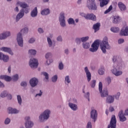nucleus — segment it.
<instances>
[{"label":"nucleus","instance_id":"nucleus-30","mask_svg":"<svg viewBox=\"0 0 128 128\" xmlns=\"http://www.w3.org/2000/svg\"><path fill=\"white\" fill-rule=\"evenodd\" d=\"M82 46L83 48H84L85 50H88L89 48H90V42L86 41H84V42H82Z\"/></svg>","mask_w":128,"mask_h":128},{"label":"nucleus","instance_id":"nucleus-10","mask_svg":"<svg viewBox=\"0 0 128 128\" xmlns=\"http://www.w3.org/2000/svg\"><path fill=\"white\" fill-rule=\"evenodd\" d=\"M108 128H116V116L112 115Z\"/></svg>","mask_w":128,"mask_h":128},{"label":"nucleus","instance_id":"nucleus-23","mask_svg":"<svg viewBox=\"0 0 128 128\" xmlns=\"http://www.w3.org/2000/svg\"><path fill=\"white\" fill-rule=\"evenodd\" d=\"M113 20H112V22L113 24H118V22H120V20H122V18L120 17V16H114L112 18Z\"/></svg>","mask_w":128,"mask_h":128},{"label":"nucleus","instance_id":"nucleus-19","mask_svg":"<svg viewBox=\"0 0 128 128\" xmlns=\"http://www.w3.org/2000/svg\"><path fill=\"white\" fill-rule=\"evenodd\" d=\"M124 111L122 110H121L119 112H118V117L120 118V122H126V118L124 116Z\"/></svg>","mask_w":128,"mask_h":128},{"label":"nucleus","instance_id":"nucleus-55","mask_svg":"<svg viewBox=\"0 0 128 128\" xmlns=\"http://www.w3.org/2000/svg\"><path fill=\"white\" fill-rule=\"evenodd\" d=\"M42 96V91L40 90V93L36 94L35 95V98H36L37 96Z\"/></svg>","mask_w":128,"mask_h":128},{"label":"nucleus","instance_id":"nucleus-1","mask_svg":"<svg viewBox=\"0 0 128 128\" xmlns=\"http://www.w3.org/2000/svg\"><path fill=\"white\" fill-rule=\"evenodd\" d=\"M28 32V28L26 27L21 30L20 32L17 34V42L20 48H24V38H22V34H26Z\"/></svg>","mask_w":128,"mask_h":128},{"label":"nucleus","instance_id":"nucleus-64","mask_svg":"<svg viewBox=\"0 0 128 128\" xmlns=\"http://www.w3.org/2000/svg\"><path fill=\"white\" fill-rule=\"evenodd\" d=\"M124 115L128 116V108L126 110H125Z\"/></svg>","mask_w":128,"mask_h":128},{"label":"nucleus","instance_id":"nucleus-24","mask_svg":"<svg viewBox=\"0 0 128 128\" xmlns=\"http://www.w3.org/2000/svg\"><path fill=\"white\" fill-rule=\"evenodd\" d=\"M0 80H4L6 82H10L12 80V77L7 75H1L0 76Z\"/></svg>","mask_w":128,"mask_h":128},{"label":"nucleus","instance_id":"nucleus-44","mask_svg":"<svg viewBox=\"0 0 128 128\" xmlns=\"http://www.w3.org/2000/svg\"><path fill=\"white\" fill-rule=\"evenodd\" d=\"M20 84L23 88H26L28 86V82L26 81H22L20 82Z\"/></svg>","mask_w":128,"mask_h":128},{"label":"nucleus","instance_id":"nucleus-50","mask_svg":"<svg viewBox=\"0 0 128 128\" xmlns=\"http://www.w3.org/2000/svg\"><path fill=\"white\" fill-rule=\"evenodd\" d=\"M58 69L60 70H64V64H62V62H60L58 64Z\"/></svg>","mask_w":128,"mask_h":128},{"label":"nucleus","instance_id":"nucleus-2","mask_svg":"<svg viewBox=\"0 0 128 128\" xmlns=\"http://www.w3.org/2000/svg\"><path fill=\"white\" fill-rule=\"evenodd\" d=\"M100 48L103 54H106V50H110L112 48L110 45L108 43V38L107 36H105L102 41L100 42Z\"/></svg>","mask_w":128,"mask_h":128},{"label":"nucleus","instance_id":"nucleus-51","mask_svg":"<svg viewBox=\"0 0 128 128\" xmlns=\"http://www.w3.org/2000/svg\"><path fill=\"white\" fill-rule=\"evenodd\" d=\"M10 124V118H6L4 120V124Z\"/></svg>","mask_w":128,"mask_h":128},{"label":"nucleus","instance_id":"nucleus-45","mask_svg":"<svg viewBox=\"0 0 128 128\" xmlns=\"http://www.w3.org/2000/svg\"><path fill=\"white\" fill-rule=\"evenodd\" d=\"M52 52H48L45 54V58L48 60V58H52Z\"/></svg>","mask_w":128,"mask_h":128},{"label":"nucleus","instance_id":"nucleus-49","mask_svg":"<svg viewBox=\"0 0 128 128\" xmlns=\"http://www.w3.org/2000/svg\"><path fill=\"white\" fill-rule=\"evenodd\" d=\"M30 10L28 9V8H22L20 10H23L24 14H28Z\"/></svg>","mask_w":128,"mask_h":128},{"label":"nucleus","instance_id":"nucleus-15","mask_svg":"<svg viewBox=\"0 0 128 128\" xmlns=\"http://www.w3.org/2000/svg\"><path fill=\"white\" fill-rule=\"evenodd\" d=\"M84 70L86 74L87 80L88 82H90V80H92V74H90V70H88V66L85 67Z\"/></svg>","mask_w":128,"mask_h":128},{"label":"nucleus","instance_id":"nucleus-13","mask_svg":"<svg viewBox=\"0 0 128 128\" xmlns=\"http://www.w3.org/2000/svg\"><path fill=\"white\" fill-rule=\"evenodd\" d=\"M29 84L31 88H36L38 84V79L36 78H32L30 80Z\"/></svg>","mask_w":128,"mask_h":128},{"label":"nucleus","instance_id":"nucleus-34","mask_svg":"<svg viewBox=\"0 0 128 128\" xmlns=\"http://www.w3.org/2000/svg\"><path fill=\"white\" fill-rule=\"evenodd\" d=\"M28 54L29 56H36V50L30 49L28 50Z\"/></svg>","mask_w":128,"mask_h":128},{"label":"nucleus","instance_id":"nucleus-41","mask_svg":"<svg viewBox=\"0 0 128 128\" xmlns=\"http://www.w3.org/2000/svg\"><path fill=\"white\" fill-rule=\"evenodd\" d=\"M68 24H74V25H76V22H74V20L72 18H68Z\"/></svg>","mask_w":128,"mask_h":128},{"label":"nucleus","instance_id":"nucleus-61","mask_svg":"<svg viewBox=\"0 0 128 128\" xmlns=\"http://www.w3.org/2000/svg\"><path fill=\"white\" fill-rule=\"evenodd\" d=\"M109 110L111 112H114V107H112V106H110L109 108Z\"/></svg>","mask_w":128,"mask_h":128},{"label":"nucleus","instance_id":"nucleus-27","mask_svg":"<svg viewBox=\"0 0 128 128\" xmlns=\"http://www.w3.org/2000/svg\"><path fill=\"white\" fill-rule=\"evenodd\" d=\"M17 4H18L20 8H28V4L24 2H20L18 1V2H17Z\"/></svg>","mask_w":128,"mask_h":128},{"label":"nucleus","instance_id":"nucleus-7","mask_svg":"<svg viewBox=\"0 0 128 128\" xmlns=\"http://www.w3.org/2000/svg\"><path fill=\"white\" fill-rule=\"evenodd\" d=\"M80 16L84 18L86 20H96V16L94 14H84V13H80Z\"/></svg>","mask_w":128,"mask_h":128},{"label":"nucleus","instance_id":"nucleus-16","mask_svg":"<svg viewBox=\"0 0 128 128\" xmlns=\"http://www.w3.org/2000/svg\"><path fill=\"white\" fill-rule=\"evenodd\" d=\"M0 50H2V52H8L11 56H14V52H12V49H10V48L2 47L0 48Z\"/></svg>","mask_w":128,"mask_h":128},{"label":"nucleus","instance_id":"nucleus-3","mask_svg":"<svg viewBox=\"0 0 128 128\" xmlns=\"http://www.w3.org/2000/svg\"><path fill=\"white\" fill-rule=\"evenodd\" d=\"M51 114L52 111H50V110L46 109L39 116V122H46V120L50 118Z\"/></svg>","mask_w":128,"mask_h":128},{"label":"nucleus","instance_id":"nucleus-6","mask_svg":"<svg viewBox=\"0 0 128 128\" xmlns=\"http://www.w3.org/2000/svg\"><path fill=\"white\" fill-rule=\"evenodd\" d=\"M98 90L101 94L102 98H106L107 96H108V90L107 88L104 89L102 92V83L100 82L98 84Z\"/></svg>","mask_w":128,"mask_h":128},{"label":"nucleus","instance_id":"nucleus-59","mask_svg":"<svg viewBox=\"0 0 128 128\" xmlns=\"http://www.w3.org/2000/svg\"><path fill=\"white\" fill-rule=\"evenodd\" d=\"M64 52L65 54H66V56H68L70 54V50L68 48H66L64 50Z\"/></svg>","mask_w":128,"mask_h":128},{"label":"nucleus","instance_id":"nucleus-4","mask_svg":"<svg viewBox=\"0 0 128 128\" xmlns=\"http://www.w3.org/2000/svg\"><path fill=\"white\" fill-rule=\"evenodd\" d=\"M123 63H120L116 66H114L111 72L116 76H120L122 74V71L120 70L122 68Z\"/></svg>","mask_w":128,"mask_h":128},{"label":"nucleus","instance_id":"nucleus-32","mask_svg":"<svg viewBox=\"0 0 128 128\" xmlns=\"http://www.w3.org/2000/svg\"><path fill=\"white\" fill-rule=\"evenodd\" d=\"M25 128H32L34 126V122L32 121H29L27 122H25Z\"/></svg>","mask_w":128,"mask_h":128},{"label":"nucleus","instance_id":"nucleus-21","mask_svg":"<svg viewBox=\"0 0 128 128\" xmlns=\"http://www.w3.org/2000/svg\"><path fill=\"white\" fill-rule=\"evenodd\" d=\"M24 16V10H20V12L18 14L16 18V22H19L20 20V18H22Z\"/></svg>","mask_w":128,"mask_h":128},{"label":"nucleus","instance_id":"nucleus-18","mask_svg":"<svg viewBox=\"0 0 128 128\" xmlns=\"http://www.w3.org/2000/svg\"><path fill=\"white\" fill-rule=\"evenodd\" d=\"M8 36H10V32H6L0 34V40H6Z\"/></svg>","mask_w":128,"mask_h":128},{"label":"nucleus","instance_id":"nucleus-35","mask_svg":"<svg viewBox=\"0 0 128 128\" xmlns=\"http://www.w3.org/2000/svg\"><path fill=\"white\" fill-rule=\"evenodd\" d=\"M8 110H9V114H18V110L16 108H9Z\"/></svg>","mask_w":128,"mask_h":128},{"label":"nucleus","instance_id":"nucleus-26","mask_svg":"<svg viewBox=\"0 0 128 128\" xmlns=\"http://www.w3.org/2000/svg\"><path fill=\"white\" fill-rule=\"evenodd\" d=\"M50 37H47V42H48V44L49 46V48H52V36H54V34H49Z\"/></svg>","mask_w":128,"mask_h":128},{"label":"nucleus","instance_id":"nucleus-56","mask_svg":"<svg viewBox=\"0 0 128 128\" xmlns=\"http://www.w3.org/2000/svg\"><path fill=\"white\" fill-rule=\"evenodd\" d=\"M56 40L58 42H62V36H60L57 37Z\"/></svg>","mask_w":128,"mask_h":128},{"label":"nucleus","instance_id":"nucleus-52","mask_svg":"<svg viewBox=\"0 0 128 128\" xmlns=\"http://www.w3.org/2000/svg\"><path fill=\"white\" fill-rule=\"evenodd\" d=\"M37 30L38 34H44V29H42V28H38Z\"/></svg>","mask_w":128,"mask_h":128},{"label":"nucleus","instance_id":"nucleus-62","mask_svg":"<svg viewBox=\"0 0 128 128\" xmlns=\"http://www.w3.org/2000/svg\"><path fill=\"white\" fill-rule=\"evenodd\" d=\"M86 128H92V122H88L86 126Z\"/></svg>","mask_w":128,"mask_h":128},{"label":"nucleus","instance_id":"nucleus-58","mask_svg":"<svg viewBox=\"0 0 128 128\" xmlns=\"http://www.w3.org/2000/svg\"><path fill=\"white\" fill-rule=\"evenodd\" d=\"M30 120V117L28 116L25 118V122H32Z\"/></svg>","mask_w":128,"mask_h":128},{"label":"nucleus","instance_id":"nucleus-60","mask_svg":"<svg viewBox=\"0 0 128 128\" xmlns=\"http://www.w3.org/2000/svg\"><path fill=\"white\" fill-rule=\"evenodd\" d=\"M107 82H108V84H110L112 82V79L110 77H108L106 78Z\"/></svg>","mask_w":128,"mask_h":128},{"label":"nucleus","instance_id":"nucleus-29","mask_svg":"<svg viewBox=\"0 0 128 128\" xmlns=\"http://www.w3.org/2000/svg\"><path fill=\"white\" fill-rule=\"evenodd\" d=\"M38 16V8L35 7L33 10L30 12V16L32 18H36Z\"/></svg>","mask_w":128,"mask_h":128},{"label":"nucleus","instance_id":"nucleus-12","mask_svg":"<svg viewBox=\"0 0 128 128\" xmlns=\"http://www.w3.org/2000/svg\"><path fill=\"white\" fill-rule=\"evenodd\" d=\"M90 38V37L88 36H86L85 37H82V38H76L75 39V42L77 46H80L82 42H88Z\"/></svg>","mask_w":128,"mask_h":128},{"label":"nucleus","instance_id":"nucleus-20","mask_svg":"<svg viewBox=\"0 0 128 128\" xmlns=\"http://www.w3.org/2000/svg\"><path fill=\"white\" fill-rule=\"evenodd\" d=\"M118 7L119 8L120 12H124L126 10V4L122 3V2H118Z\"/></svg>","mask_w":128,"mask_h":128},{"label":"nucleus","instance_id":"nucleus-38","mask_svg":"<svg viewBox=\"0 0 128 128\" xmlns=\"http://www.w3.org/2000/svg\"><path fill=\"white\" fill-rule=\"evenodd\" d=\"M70 76H65L64 83L66 84H70Z\"/></svg>","mask_w":128,"mask_h":128},{"label":"nucleus","instance_id":"nucleus-22","mask_svg":"<svg viewBox=\"0 0 128 128\" xmlns=\"http://www.w3.org/2000/svg\"><path fill=\"white\" fill-rule=\"evenodd\" d=\"M114 102V96H108L106 98V104H112Z\"/></svg>","mask_w":128,"mask_h":128},{"label":"nucleus","instance_id":"nucleus-39","mask_svg":"<svg viewBox=\"0 0 128 128\" xmlns=\"http://www.w3.org/2000/svg\"><path fill=\"white\" fill-rule=\"evenodd\" d=\"M42 74L45 77V79L46 80V82H48L50 78L48 73L44 72H42Z\"/></svg>","mask_w":128,"mask_h":128},{"label":"nucleus","instance_id":"nucleus-42","mask_svg":"<svg viewBox=\"0 0 128 128\" xmlns=\"http://www.w3.org/2000/svg\"><path fill=\"white\" fill-rule=\"evenodd\" d=\"M110 30L112 32H118V31L120 30V28H118V27H112L110 28Z\"/></svg>","mask_w":128,"mask_h":128},{"label":"nucleus","instance_id":"nucleus-57","mask_svg":"<svg viewBox=\"0 0 128 128\" xmlns=\"http://www.w3.org/2000/svg\"><path fill=\"white\" fill-rule=\"evenodd\" d=\"M124 40L123 38H120L118 40V44H124Z\"/></svg>","mask_w":128,"mask_h":128},{"label":"nucleus","instance_id":"nucleus-17","mask_svg":"<svg viewBox=\"0 0 128 128\" xmlns=\"http://www.w3.org/2000/svg\"><path fill=\"white\" fill-rule=\"evenodd\" d=\"M120 34L123 36H128V26H126L121 30Z\"/></svg>","mask_w":128,"mask_h":128},{"label":"nucleus","instance_id":"nucleus-31","mask_svg":"<svg viewBox=\"0 0 128 128\" xmlns=\"http://www.w3.org/2000/svg\"><path fill=\"white\" fill-rule=\"evenodd\" d=\"M100 23L98 22L93 25L92 28L94 30V32L100 30Z\"/></svg>","mask_w":128,"mask_h":128},{"label":"nucleus","instance_id":"nucleus-63","mask_svg":"<svg viewBox=\"0 0 128 128\" xmlns=\"http://www.w3.org/2000/svg\"><path fill=\"white\" fill-rule=\"evenodd\" d=\"M102 2L106 6L110 2V0H102Z\"/></svg>","mask_w":128,"mask_h":128},{"label":"nucleus","instance_id":"nucleus-47","mask_svg":"<svg viewBox=\"0 0 128 128\" xmlns=\"http://www.w3.org/2000/svg\"><path fill=\"white\" fill-rule=\"evenodd\" d=\"M112 10V6L111 5L109 6L108 8L104 12V14H108V12H110Z\"/></svg>","mask_w":128,"mask_h":128},{"label":"nucleus","instance_id":"nucleus-53","mask_svg":"<svg viewBox=\"0 0 128 128\" xmlns=\"http://www.w3.org/2000/svg\"><path fill=\"white\" fill-rule=\"evenodd\" d=\"M96 80H92L91 82V87L93 88H94V86H96Z\"/></svg>","mask_w":128,"mask_h":128},{"label":"nucleus","instance_id":"nucleus-48","mask_svg":"<svg viewBox=\"0 0 128 128\" xmlns=\"http://www.w3.org/2000/svg\"><path fill=\"white\" fill-rule=\"evenodd\" d=\"M0 96L1 98H6V96H8V93L6 91L2 92L0 94Z\"/></svg>","mask_w":128,"mask_h":128},{"label":"nucleus","instance_id":"nucleus-37","mask_svg":"<svg viewBox=\"0 0 128 128\" xmlns=\"http://www.w3.org/2000/svg\"><path fill=\"white\" fill-rule=\"evenodd\" d=\"M104 67H101L99 68L98 70V74L100 76H104Z\"/></svg>","mask_w":128,"mask_h":128},{"label":"nucleus","instance_id":"nucleus-9","mask_svg":"<svg viewBox=\"0 0 128 128\" xmlns=\"http://www.w3.org/2000/svg\"><path fill=\"white\" fill-rule=\"evenodd\" d=\"M100 46V42L98 40H96L92 44L91 48H90V52H96L98 50Z\"/></svg>","mask_w":128,"mask_h":128},{"label":"nucleus","instance_id":"nucleus-8","mask_svg":"<svg viewBox=\"0 0 128 128\" xmlns=\"http://www.w3.org/2000/svg\"><path fill=\"white\" fill-rule=\"evenodd\" d=\"M58 20L60 26L62 28L66 27V16L64 12H62L60 14Z\"/></svg>","mask_w":128,"mask_h":128},{"label":"nucleus","instance_id":"nucleus-33","mask_svg":"<svg viewBox=\"0 0 128 128\" xmlns=\"http://www.w3.org/2000/svg\"><path fill=\"white\" fill-rule=\"evenodd\" d=\"M11 78L12 80V82H18V80H20V76L18 75V74H15L11 77Z\"/></svg>","mask_w":128,"mask_h":128},{"label":"nucleus","instance_id":"nucleus-40","mask_svg":"<svg viewBox=\"0 0 128 128\" xmlns=\"http://www.w3.org/2000/svg\"><path fill=\"white\" fill-rule=\"evenodd\" d=\"M17 100L18 104H20V106H22V96L20 95L17 96Z\"/></svg>","mask_w":128,"mask_h":128},{"label":"nucleus","instance_id":"nucleus-14","mask_svg":"<svg viewBox=\"0 0 128 128\" xmlns=\"http://www.w3.org/2000/svg\"><path fill=\"white\" fill-rule=\"evenodd\" d=\"M90 118L93 120V122H96V118H98V112L96 110H92L90 113Z\"/></svg>","mask_w":128,"mask_h":128},{"label":"nucleus","instance_id":"nucleus-43","mask_svg":"<svg viewBox=\"0 0 128 128\" xmlns=\"http://www.w3.org/2000/svg\"><path fill=\"white\" fill-rule=\"evenodd\" d=\"M52 82H58V75H54L51 78Z\"/></svg>","mask_w":128,"mask_h":128},{"label":"nucleus","instance_id":"nucleus-54","mask_svg":"<svg viewBox=\"0 0 128 128\" xmlns=\"http://www.w3.org/2000/svg\"><path fill=\"white\" fill-rule=\"evenodd\" d=\"M35 42H36V39H35V38H30L28 40V42L29 44H34Z\"/></svg>","mask_w":128,"mask_h":128},{"label":"nucleus","instance_id":"nucleus-25","mask_svg":"<svg viewBox=\"0 0 128 128\" xmlns=\"http://www.w3.org/2000/svg\"><path fill=\"white\" fill-rule=\"evenodd\" d=\"M68 106L74 112L78 110V105L72 102H69Z\"/></svg>","mask_w":128,"mask_h":128},{"label":"nucleus","instance_id":"nucleus-36","mask_svg":"<svg viewBox=\"0 0 128 128\" xmlns=\"http://www.w3.org/2000/svg\"><path fill=\"white\" fill-rule=\"evenodd\" d=\"M10 60V57L4 54L3 56L2 57V60H3L4 62H8V60Z\"/></svg>","mask_w":128,"mask_h":128},{"label":"nucleus","instance_id":"nucleus-28","mask_svg":"<svg viewBox=\"0 0 128 128\" xmlns=\"http://www.w3.org/2000/svg\"><path fill=\"white\" fill-rule=\"evenodd\" d=\"M50 14V8H44L41 12V14L42 16H48Z\"/></svg>","mask_w":128,"mask_h":128},{"label":"nucleus","instance_id":"nucleus-5","mask_svg":"<svg viewBox=\"0 0 128 128\" xmlns=\"http://www.w3.org/2000/svg\"><path fill=\"white\" fill-rule=\"evenodd\" d=\"M86 7H87L89 10H98V6H96V0H87Z\"/></svg>","mask_w":128,"mask_h":128},{"label":"nucleus","instance_id":"nucleus-11","mask_svg":"<svg viewBox=\"0 0 128 128\" xmlns=\"http://www.w3.org/2000/svg\"><path fill=\"white\" fill-rule=\"evenodd\" d=\"M30 66L32 68H36L38 66V60L34 58H31L29 61Z\"/></svg>","mask_w":128,"mask_h":128},{"label":"nucleus","instance_id":"nucleus-46","mask_svg":"<svg viewBox=\"0 0 128 128\" xmlns=\"http://www.w3.org/2000/svg\"><path fill=\"white\" fill-rule=\"evenodd\" d=\"M114 98H115L116 100H118L120 99V92H118L116 93V94L114 95Z\"/></svg>","mask_w":128,"mask_h":128}]
</instances>
